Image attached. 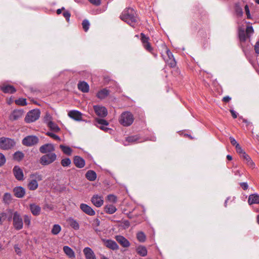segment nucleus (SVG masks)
Returning a JSON list of instances; mask_svg holds the SVG:
<instances>
[{"mask_svg":"<svg viewBox=\"0 0 259 259\" xmlns=\"http://www.w3.org/2000/svg\"><path fill=\"white\" fill-rule=\"evenodd\" d=\"M40 112L38 109H33L29 111L25 118V121L27 123L34 122L40 117Z\"/></svg>","mask_w":259,"mask_h":259,"instance_id":"39448f33","label":"nucleus"},{"mask_svg":"<svg viewBox=\"0 0 259 259\" xmlns=\"http://www.w3.org/2000/svg\"><path fill=\"white\" fill-rule=\"evenodd\" d=\"M38 141V138L35 136H28L23 139L22 144L23 145L30 147L36 144Z\"/></svg>","mask_w":259,"mask_h":259,"instance_id":"6e6552de","label":"nucleus"},{"mask_svg":"<svg viewBox=\"0 0 259 259\" xmlns=\"http://www.w3.org/2000/svg\"><path fill=\"white\" fill-rule=\"evenodd\" d=\"M141 39L144 48L147 51L151 52L153 49L152 47L151 46L149 42V38L148 37L146 36L143 33H141Z\"/></svg>","mask_w":259,"mask_h":259,"instance_id":"9b49d317","label":"nucleus"},{"mask_svg":"<svg viewBox=\"0 0 259 259\" xmlns=\"http://www.w3.org/2000/svg\"><path fill=\"white\" fill-rule=\"evenodd\" d=\"M116 240L123 247H127L130 246V242L122 236H116Z\"/></svg>","mask_w":259,"mask_h":259,"instance_id":"6ab92c4d","label":"nucleus"},{"mask_svg":"<svg viewBox=\"0 0 259 259\" xmlns=\"http://www.w3.org/2000/svg\"><path fill=\"white\" fill-rule=\"evenodd\" d=\"M235 12L238 16L240 17L243 15V11L242 8L238 4H236L235 7Z\"/></svg>","mask_w":259,"mask_h":259,"instance_id":"a19ab883","label":"nucleus"},{"mask_svg":"<svg viewBox=\"0 0 259 259\" xmlns=\"http://www.w3.org/2000/svg\"><path fill=\"white\" fill-rule=\"evenodd\" d=\"M236 151L238 153L240 154V156L243 155V153H245L241 148L239 144L236 145Z\"/></svg>","mask_w":259,"mask_h":259,"instance_id":"3c124183","label":"nucleus"},{"mask_svg":"<svg viewBox=\"0 0 259 259\" xmlns=\"http://www.w3.org/2000/svg\"><path fill=\"white\" fill-rule=\"evenodd\" d=\"M68 116L76 121H80L82 120V113L78 111H70L68 113Z\"/></svg>","mask_w":259,"mask_h":259,"instance_id":"a211bd4d","label":"nucleus"},{"mask_svg":"<svg viewBox=\"0 0 259 259\" xmlns=\"http://www.w3.org/2000/svg\"><path fill=\"white\" fill-rule=\"evenodd\" d=\"M85 177L89 181H93L96 180L97 178V175L94 171L90 170L86 173Z\"/></svg>","mask_w":259,"mask_h":259,"instance_id":"c85d7f7f","label":"nucleus"},{"mask_svg":"<svg viewBox=\"0 0 259 259\" xmlns=\"http://www.w3.org/2000/svg\"><path fill=\"white\" fill-rule=\"evenodd\" d=\"M92 4L95 5H99L100 4V0H89Z\"/></svg>","mask_w":259,"mask_h":259,"instance_id":"680f3d73","label":"nucleus"},{"mask_svg":"<svg viewBox=\"0 0 259 259\" xmlns=\"http://www.w3.org/2000/svg\"><path fill=\"white\" fill-rule=\"evenodd\" d=\"M120 18L133 27L138 22L135 11L131 8L125 9L120 15Z\"/></svg>","mask_w":259,"mask_h":259,"instance_id":"f257e3e1","label":"nucleus"},{"mask_svg":"<svg viewBox=\"0 0 259 259\" xmlns=\"http://www.w3.org/2000/svg\"><path fill=\"white\" fill-rule=\"evenodd\" d=\"M248 202L249 205L259 204V195L257 194L250 195L248 197Z\"/></svg>","mask_w":259,"mask_h":259,"instance_id":"412c9836","label":"nucleus"},{"mask_svg":"<svg viewBox=\"0 0 259 259\" xmlns=\"http://www.w3.org/2000/svg\"><path fill=\"white\" fill-rule=\"evenodd\" d=\"M30 209L34 215L37 216L40 214L41 208L38 205L31 204L30 205Z\"/></svg>","mask_w":259,"mask_h":259,"instance_id":"5701e85b","label":"nucleus"},{"mask_svg":"<svg viewBox=\"0 0 259 259\" xmlns=\"http://www.w3.org/2000/svg\"><path fill=\"white\" fill-rule=\"evenodd\" d=\"M107 199L108 201L111 202H116L117 201V198L114 195H109L107 196Z\"/></svg>","mask_w":259,"mask_h":259,"instance_id":"09e8293b","label":"nucleus"},{"mask_svg":"<svg viewBox=\"0 0 259 259\" xmlns=\"http://www.w3.org/2000/svg\"><path fill=\"white\" fill-rule=\"evenodd\" d=\"M106 246L110 249L113 250H116L118 248V246L117 244L114 241L112 240H107L106 242Z\"/></svg>","mask_w":259,"mask_h":259,"instance_id":"7c9ffc66","label":"nucleus"},{"mask_svg":"<svg viewBox=\"0 0 259 259\" xmlns=\"http://www.w3.org/2000/svg\"><path fill=\"white\" fill-rule=\"evenodd\" d=\"M48 126L53 131L55 132H58L60 131V128L59 126L53 121H49L48 123Z\"/></svg>","mask_w":259,"mask_h":259,"instance_id":"473e14b6","label":"nucleus"},{"mask_svg":"<svg viewBox=\"0 0 259 259\" xmlns=\"http://www.w3.org/2000/svg\"><path fill=\"white\" fill-rule=\"evenodd\" d=\"M137 238L139 241L144 242L146 240V235L143 232H139L137 234Z\"/></svg>","mask_w":259,"mask_h":259,"instance_id":"e433bc0d","label":"nucleus"},{"mask_svg":"<svg viewBox=\"0 0 259 259\" xmlns=\"http://www.w3.org/2000/svg\"><path fill=\"white\" fill-rule=\"evenodd\" d=\"M1 90L5 93L13 94L16 92V90L14 87L11 85H3L1 87Z\"/></svg>","mask_w":259,"mask_h":259,"instance_id":"393cba45","label":"nucleus"},{"mask_svg":"<svg viewBox=\"0 0 259 259\" xmlns=\"http://www.w3.org/2000/svg\"><path fill=\"white\" fill-rule=\"evenodd\" d=\"M134 118L133 115L130 112H123L120 116L119 121L121 124L124 126H128L131 125L133 121Z\"/></svg>","mask_w":259,"mask_h":259,"instance_id":"f03ea898","label":"nucleus"},{"mask_svg":"<svg viewBox=\"0 0 259 259\" xmlns=\"http://www.w3.org/2000/svg\"><path fill=\"white\" fill-rule=\"evenodd\" d=\"M165 62L170 67H174L176 65V62L174 57L165 59Z\"/></svg>","mask_w":259,"mask_h":259,"instance_id":"58836bf2","label":"nucleus"},{"mask_svg":"<svg viewBox=\"0 0 259 259\" xmlns=\"http://www.w3.org/2000/svg\"><path fill=\"white\" fill-rule=\"evenodd\" d=\"M83 252L86 259H97L94 251L90 247H85L83 250Z\"/></svg>","mask_w":259,"mask_h":259,"instance_id":"f3484780","label":"nucleus"},{"mask_svg":"<svg viewBox=\"0 0 259 259\" xmlns=\"http://www.w3.org/2000/svg\"><path fill=\"white\" fill-rule=\"evenodd\" d=\"M73 162L75 165L78 168H82L85 165L84 159L78 156L74 157Z\"/></svg>","mask_w":259,"mask_h":259,"instance_id":"aec40b11","label":"nucleus"},{"mask_svg":"<svg viewBox=\"0 0 259 259\" xmlns=\"http://www.w3.org/2000/svg\"><path fill=\"white\" fill-rule=\"evenodd\" d=\"M60 148L62 150L63 152L66 155H70L72 153V150L68 146L60 145Z\"/></svg>","mask_w":259,"mask_h":259,"instance_id":"72a5a7b5","label":"nucleus"},{"mask_svg":"<svg viewBox=\"0 0 259 259\" xmlns=\"http://www.w3.org/2000/svg\"><path fill=\"white\" fill-rule=\"evenodd\" d=\"M240 185L242 188V189L244 190H247L248 188V184H247V183H245V182L241 183L240 184Z\"/></svg>","mask_w":259,"mask_h":259,"instance_id":"13d9d810","label":"nucleus"},{"mask_svg":"<svg viewBox=\"0 0 259 259\" xmlns=\"http://www.w3.org/2000/svg\"><path fill=\"white\" fill-rule=\"evenodd\" d=\"M6 215L4 213H0V224H2L5 219Z\"/></svg>","mask_w":259,"mask_h":259,"instance_id":"bf43d9fd","label":"nucleus"},{"mask_svg":"<svg viewBox=\"0 0 259 259\" xmlns=\"http://www.w3.org/2000/svg\"><path fill=\"white\" fill-rule=\"evenodd\" d=\"M98 127L100 129H101V130H103V131H105V132H108L109 130H110L109 128H108V127H105V126H104V125L98 126Z\"/></svg>","mask_w":259,"mask_h":259,"instance_id":"0e129e2a","label":"nucleus"},{"mask_svg":"<svg viewBox=\"0 0 259 259\" xmlns=\"http://www.w3.org/2000/svg\"><path fill=\"white\" fill-rule=\"evenodd\" d=\"M253 29L252 27L251 26H248L246 29V34L248 35V36H249V35L253 33Z\"/></svg>","mask_w":259,"mask_h":259,"instance_id":"603ef678","label":"nucleus"},{"mask_svg":"<svg viewBox=\"0 0 259 259\" xmlns=\"http://www.w3.org/2000/svg\"><path fill=\"white\" fill-rule=\"evenodd\" d=\"M244 9H245V11L246 14L247 15V18L248 19H250L251 15H250V14L249 12V9L248 6L247 5H246L245 6Z\"/></svg>","mask_w":259,"mask_h":259,"instance_id":"6e6d98bb","label":"nucleus"},{"mask_svg":"<svg viewBox=\"0 0 259 259\" xmlns=\"http://www.w3.org/2000/svg\"><path fill=\"white\" fill-rule=\"evenodd\" d=\"M23 113L22 110H15L10 115V119L11 120H18L22 116Z\"/></svg>","mask_w":259,"mask_h":259,"instance_id":"dca6fc26","label":"nucleus"},{"mask_svg":"<svg viewBox=\"0 0 259 259\" xmlns=\"http://www.w3.org/2000/svg\"><path fill=\"white\" fill-rule=\"evenodd\" d=\"M78 89L83 93H88L89 91V85L85 81H81L78 83Z\"/></svg>","mask_w":259,"mask_h":259,"instance_id":"4be33fe9","label":"nucleus"},{"mask_svg":"<svg viewBox=\"0 0 259 259\" xmlns=\"http://www.w3.org/2000/svg\"><path fill=\"white\" fill-rule=\"evenodd\" d=\"M61 163L64 167L68 166L71 164V160L69 158H64L61 160Z\"/></svg>","mask_w":259,"mask_h":259,"instance_id":"37998d69","label":"nucleus"},{"mask_svg":"<svg viewBox=\"0 0 259 259\" xmlns=\"http://www.w3.org/2000/svg\"><path fill=\"white\" fill-rule=\"evenodd\" d=\"M109 94V91L106 89H104L99 91L97 94V97L100 99H103L107 97Z\"/></svg>","mask_w":259,"mask_h":259,"instance_id":"a878e982","label":"nucleus"},{"mask_svg":"<svg viewBox=\"0 0 259 259\" xmlns=\"http://www.w3.org/2000/svg\"><path fill=\"white\" fill-rule=\"evenodd\" d=\"M139 137L137 135L129 136L126 138V142L133 143L138 141Z\"/></svg>","mask_w":259,"mask_h":259,"instance_id":"ea45409f","label":"nucleus"},{"mask_svg":"<svg viewBox=\"0 0 259 259\" xmlns=\"http://www.w3.org/2000/svg\"><path fill=\"white\" fill-rule=\"evenodd\" d=\"M68 224L74 230H77L79 228V225L78 222L72 218H69L67 220Z\"/></svg>","mask_w":259,"mask_h":259,"instance_id":"cd10ccee","label":"nucleus"},{"mask_svg":"<svg viewBox=\"0 0 259 259\" xmlns=\"http://www.w3.org/2000/svg\"><path fill=\"white\" fill-rule=\"evenodd\" d=\"M57 159V155L55 153H50L44 155L39 160L40 163L42 165H48Z\"/></svg>","mask_w":259,"mask_h":259,"instance_id":"7ed1b4c3","label":"nucleus"},{"mask_svg":"<svg viewBox=\"0 0 259 259\" xmlns=\"http://www.w3.org/2000/svg\"><path fill=\"white\" fill-rule=\"evenodd\" d=\"M97 122L100 124L101 125H108L109 123L107 121L103 119L97 118L96 119Z\"/></svg>","mask_w":259,"mask_h":259,"instance_id":"49530a36","label":"nucleus"},{"mask_svg":"<svg viewBox=\"0 0 259 259\" xmlns=\"http://www.w3.org/2000/svg\"><path fill=\"white\" fill-rule=\"evenodd\" d=\"M138 253L142 256H145L147 254L146 248L143 246H139L137 248Z\"/></svg>","mask_w":259,"mask_h":259,"instance_id":"2f4dec72","label":"nucleus"},{"mask_svg":"<svg viewBox=\"0 0 259 259\" xmlns=\"http://www.w3.org/2000/svg\"><path fill=\"white\" fill-rule=\"evenodd\" d=\"M15 103L17 105L21 106H25L27 105L26 99L23 98H20L18 100H15Z\"/></svg>","mask_w":259,"mask_h":259,"instance_id":"79ce46f5","label":"nucleus"},{"mask_svg":"<svg viewBox=\"0 0 259 259\" xmlns=\"http://www.w3.org/2000/svg\"><path fill=\"white\" fill-rule=\"evenodd\" d=\"M82 25L83 29L85 31H87L89 30V26H90V23L88 20H87L86 19L83 20V21L82 22Z\"/></svg>","mask_w":259,"mask_h":259,"instance_id":"c03bdc74","label":"nucleus"},{"mask_svg":"<svg viewBox=\"0 0 259 259\" xmlns=\"http://www.w3.org/2000/svg\"><path fill=\"white\" fill-rule=\"evenodd\" d=\"M14 194L17 198H22L25 194V190L22 187H16L13 189Z\"/></svg>","mask_w":259,"mask_h":259,"instance_id":"2eb2a0df","label":"nucleus"},{"mask_svg":"<svg viewBox=\"0 0 259 259\" xmlns=\"http://www.w3.org/2000/svg\"><path fill=\"white\" fill-rule=\"evenodd\" d=\"M254 50L256 53L259 54V40L256 42L254 46Z\"/></svg>","mask_w":259,"mask_h":259,"instance_id":"052dcab7","label":"nucleus"},{"mask_svg":"<svg viewBox=\"0 0 259 259\" xmlns=\"http://www.w3.org/2000/svg\"><path fill=\"white\" fill-rule=\"evenodd\" d=\"M105 211L109 214H113L116 211L115 206L112 204L106 205L104 207Z\"/></svg>","mask_w":259,"mask_h":259,"instance_id":"c756f323","label":"nucleus"},{"mask_svg":"<svg viewBox=\"0 0 259 259\" xmlns=\"http://www.w3.org/2000/svg\"><path fill=\"white\" fill-rule=\"evenodd\" d=\"M241 157L243 158L244 160L246 161V164L249 166L251 168L254 167V163L252 161L251 158L246 153H243V155H242Z\"/></svg>","mask_w":259,"mask_h":259,"instance_id":"b1692460","label":"nucleus"},{"mask_svg":"<svg viewBox=\"0 0 259 259\" xmlns=\"http://www.w3.org/2000/svg\"><path fill=\"white\" fill-rule=\"evenodd\" d=\"M6 162V158L5 156L0 153V166H2Z\"/></svg>","mask_w":259,"mask_h":259,"instance_id":"5fc2aeb1","label":"nucleus"},{"mask_svg":"<svg viewBox=\"0 0 259 259\" xmlns=\"http://www.w3.org/2000/svg\"><path fill=\"white\" fill-rule=\"evenodd\" d=\"M24 157V154L20 151L16 152L14 154V159L17 161H20Z\"/></svg>","mask_w":259,"mask_h":259,"instance_id":"4c0bfd02","label":"nucleus"},{"mask_svg":"<svg viewBox=\"0 0 259 259\" xmlns=\"http://www.w3.org/2000/svg\"><path fill=\"white\" fill-rule=\"evenodd\" d=\"M3 201L6 204H9L12 201V195L9 193H5L3 196Z\"/></svg>","mask_w":259,"mask_h":259,"instance_id":"f704fd0d","label":"nucleus"},{"mask_svg":"<svg viewBox=\"0 0 259 259\" xmlns=\"http://www.w3.org/2000/svg\"><path fill=\"white\" fill-rule=\"evenodd\" d=\"M230 112L231 113V115L233 116V117L234 118H236L237 117V114L236 113V112L234 110H232V109L230 110Z\"/></svg>","mask_w":259,"mask_h":259,"instance_id":"69168bd1","label":"nucleus"},{"mask_svg":"<svg viewBox=\"0 0 259 259\" xmlns=\"http://www.w3.org/2000/svg\"><path fill=\"white\" fill-rule=\"evenodd\" d=\"M63 251L65 253V254L70 258H74L75 254L73 250L67 246H65L63 247Z\"/></svg>","mask_w":259,"mask_h":259,"instance_id":"bb28decb","label":"nucleus"},{"mask_svg":"<svg viewBox=\"0 0 259 259\" xmlns=\"http://www.w3.org/2000/svg\"><path fill=\"white\" fill-rule=\"evenodd\" d=\"M61 230V227L59 225H54L52 229L51 232L54 235H57Z\"/></svg>","mask_w":259,"mask_h":259,"instance_id":"c9c22d12","label":"nucleus"},{"mask_svg":"<svg viewBox=\"0 0 259 259\" xmlns=\"http://www.w3.org/2000/svg\"><path fill=\"white\" fill-rule=\"evenodd\" d=\"M39 150L40 153L43 154L54 153L55 147L52 144H46L40 146Z\"/></svg>","mask_w":259,"mask_h":259,"instance_id":"1a4fd4ad","label":"nucleus"},{"mask_svg":"<svg viewBox=\"0 0 259 259\" xmlns=\"http://www.w3.org/2000/svg\"><path fill=\"white\" fill-rule=\"evenodd\" d=\"M239 37L241 40L244 41L245 40L247 37H249L248 35L246 34V32L244 31H241L239 33Z\"/></svg>","mask_w":259,"mask_h":259,"instance_id":"a18cd8bd","label":"nucleus"},{"mask_svg":"<svg viewBox=\"0 0 259 259\" xmlns=\"http://www.w3.org/2000/svg\"><path fill=\"white\" fill-rule=\"evenodd\" d=\"M166 54L167 56V59H170V58L174 57L171 52L168 50L166 51Z\"/></svg>","mask_w":259,"mask_h":259,"instance_id":"338daca9","label":"nucleus"},{"mask_svg":"<svg viewBox=\"0 0 259 259\" xmlns=\"http://www.w3.org/2000/svg\"><path fill=\"white\" fill-rule=\"evenodd\" d=\"M94 109L96 114L101 117H104L107 115V110L103 106L95 105L94 106Z\"/></svg>","mask_w":259,"mask_h":259,"instance_id":"9d476101","label":"nucleus"},{"mask_svg":"<svg viewBox=\"0 0 259 259\" xmlns=\"http://www.w3.org/2000/svg\"><path fill=\"white\" fill-rule=\"evenodd\" d=\"M230 142L231 143L232 145H234V146H235L237 145V144H238L236 141L235 140V139L233 138V137H230Z\"/></svg>","mask_w":259,"mask_h":259,"instance_id":"e2e57ef3","label":"nucleus"},{"mask_svg":"<svg viewBox=\"0 0 259 259\" xmlns=\"http://www.w3.org/2000/svg\"><path fill=\"white\" fill-rule=\"evenodd\" d=\"M47 135H48V136L52 138L53 139L56 140H57V141H60L61 140V139L57 135L53 134V133L52 132H47V134H46Z\"/></svg>","mask_w":259,"mask_h":259,"instance_id":"de8ad7c7","label":"nucleus"},{"mask_svg":"<svg viewBox=\"0 0 259 259\" xmlns=\"http://www.w3.org/2000/svg\"><path fill=\"white\" fill-rule=\"evenodd\" d=\"M231 99V98L229 96H226L223 98V101L225 102H229Z\"/></svg>","mask_w":259,"mask_h":259,"instance_id":"774afa93","label":"nucleus"},{"mask_svg":"<svg viewBox=\"0 0 259 259\" xmlns=\"http://www.w3.org/2000/svg\"><path fill=\"white\" fill-rule=\"evenodd\" d=\"M13 172L15 178L18 181H22L24 179V175L22 169L18 166H15Z\"/></svg>","mask_w":259,"mask_h":259,"instance_id":"f8f14e48","label":"nucleus"},{"mask_svg":"<svg viewBox=\"0 0 259 259\" xmlns=\"http://www.w3.org/2000/svg\"><path fill=\"white\" fill-rule=\"evenodd\" d=\"M100 222L98 219H95L92 223V225L94 227H97L100 225Z\"/></svg>","mask_w":259,"mask_h":259,"instance_id":"4d7b16f0","label":"nucleus"},{"mask_svg":"<svg viewBox=\"0 0 259 259\" xmlns=\"http://www.w3.org/2000/svg\"><path fill=\"white\" fill-rule=\"evenodd\" d=\"M13 225L14 228L17 230H20L23 228V223L22 219L20 214L17 211L13 213Z\"/></svg>","mask_w":259,"mask_h":259,"instance_id":"0eeeda50","label":"nucleus"},{"mask_svg":"<svg viewBox=\"0 0 259 259\" xmlns=\"http://www.w3.org/2000/svg\"><path fill=\"white\" fill-rule=\"evenodd\" d=\"M63 15L64 17V18L66 19L67 21L68 22L69 20L70 16H71L70 12L68 11H65L63 13Z\"/></svg>","mask_w":259,"mask_h":259,"instance_id":"864d4df0","label":"nucleus"},{"mask_svg":"<svg viewBox=\"0 0 259 259\" xmlns=\"http://www.w3.org/2000/svg\"><path fill=\"white\" fill-rule=\"evenodd\" d=\"M91 201L95 206L99 207L103 204V197L98 195H94L91 199Z\"/></svg>","mask_w":259,"mask_h":259,"instance_id":"ddd939ff","label":"nucleus"},{"mask_svg":"<svg viewBox=\"0 0 259 259\" xmlns=\"http://www.w3.org/2000/svg\"><path fill=\"white\" fill-rule=\"evenodd\" d=\"M24 222L25 225L29 226L31 222V217L29 215H25L24 217Z\"/></svg>","mask_w":259,"mask_h":259,"instance_id":"8fccbe9b","label":"nucleus"},{"mask_svg":"<svg viewBox=\"0 0 259 259\" xmlns=\"http://www.w3.org/2000/svg\"><path fill=\"white\" fill-rule=\"evenodd\" d=\"M15 142L11 139L2 137L0 138V148L3 150H8L13 148Z\"/></svg>","mask_w":259,"mask_h":259,"instance_id":"423d86ee","label":"nucleus"},{"mask_svg":"<svg viewBox=\"0 0 259 259\" xmlns=\"http://www.w3.org/2000/svg\"><path fill=\"white\" fill-rule=\"evenodd\" d=\"M31 180L28 184V188L30 190H35L38 188V181L42 180L41 175L37 174H33L30 175Z\"/></svg>","mask_w":259,"mask_h":259,"instance_id":"20e7f679","label":"nucleus"},{"mask_svg":"<svg viewBox=\"0 0 259 259\" xmlns=\"http://www.w3.org/2000/svg\"><path fill=\"white\" fill-rule=\"evenodd\" d=\"M80 208L83 212L89 215L93 216L95 214V211L93 209L86 204L81 203L80 205Z\"/></svg>","mask_w":259,"mask_h":259,"instance_id":"4468645a","label":"nucleus"}]
</instances>
